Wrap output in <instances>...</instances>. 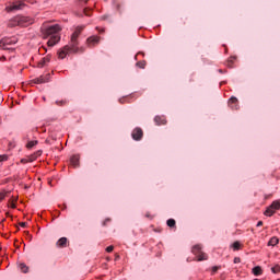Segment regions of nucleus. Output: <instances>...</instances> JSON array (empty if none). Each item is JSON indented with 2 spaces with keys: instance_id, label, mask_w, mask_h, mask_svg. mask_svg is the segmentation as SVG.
Returning <instances> with one entry per match:
<instances>
[{
  "instance_id": "nucleus-1",
  "label": "nucleus",
  "mask_w": 280,
  "mask_h": 280,
  "mask_svg": "<svg viewBox=\"0 0 280 280\" xmlns=\"http://www.w3.org/2000/svg\"><path fill=\"white\" fill-rule=\"evenodd\" d=\"M83 30H84V26L77 27L75 31L71 35L69 45H66L58 52V56L61 60H65V58H67L68 54H84V48L78 47V45H80V43L78 42V38H80V35L82 34Z\"/></svg>"
},
{
  "instance_id": "nucleus-2",
  "label": "nucleus",
  "mask_w": 280,
  "mask_h": 280,
  "mask_svg": "<svg viewBox=\"0 0 280 280\" xmlns=\"http://www.w3.org/2000/svg\"><path fill=\"white\" fill-rule=\"evenodd\" d=\"M62 28L60 25H43L42 26V36L43 38H49L47 42L48 47H54V45H57V43H60V31Z\"/></svg>"
},
{
  "instance_id": "nucleus-3",
  "label": "nucleus",
  "mask_w": 280,
  "mask_h": 280,
  "mask_svg": "<svg viewBox=\"0 0 280 280\" xmlns=\"http://www.w3.org/2000/svg\"><path fill=\"white\" fill-rule=\"evenodd\" d=\"M34 20L32 18L18 15L10 20L9 27H27V25H32Z\"/></svg>"
},
{
  "instance_id": "nucleus-4",
  "label": "nucleus",
  "mask_w": 280,
  "mask_h": 280,
  "mask_svg": "<svg viewBox=\"0 0 280 280\" xmlns=\"http://www.w3.org/2000/svg\"><path fill=\"white\" fill-rule=\"evenodd\" d=\"M11 45H16V38L14 37H4L0 40V49L10 50Z\"/></svg>"
},
{
  "instance_id": "nucleus-5",
  "label": "nucleus",
  "mask_w": 280,
  "mask_h": 280,
  "mask_svg": "<svg viewBox=\"0 0 280 280\" xmlns=\"http://www.w3.org/2000/svg\"><path fill=\"white\" fill-rule=\"evenodd\" d=\"M131 137L135 141H141L143 139V129L137 127L132 130Z\"/></svg>"
},
{
  "instance_id": "nucleus-6",
  "label": "nucleus",
  "mask_w": 280,
  "mask_h": 280,
  "mask_svg": "<svg viewBox=\"0 0 280 280\" xmlns=\"http://www.w3.org/2000/svg\"><path fill=\"white\" fill-rule=\"evenodd\" d=\"M25 5L24 2H15L9 7L5 8L7 12H14L16 10H23V7Z\"/></svg>"
},
{
  "instance_id": "nucleus-7",
  "label": "nucleus",
  "mask_w": 280,
  "mask_h": 280,
  "mask_svg": "<svg viewBox=\"0 0 280 280\" xmlns=\"http://www.w3.org/2000/svg\"><path fill=\"white\" fill-rule=\"evenodd\" d=\"M230 108H232V110H237L240 108V101H237V97L232 96L229 102H228Z\"/></svg>"
},
{
  "instance_id": "nucleus-8",
  "label": "nucleus",
  "mask_w": 280,
  "mask_h": 280,
  "mask_svg": "<svg viewBox=\"0 0 280 280\" xmlns=\"http://www.w3.org/2000/svg\"><path fill=\"white\" fill-rule=\"evenodd\" d=\"M89 47H95V45H100V36H91L86 39Z\"/></svg>"
},
{
  "instance_id": "nucleus-9",
  "label": "nucleus",
  "mask_w": 280,
  "mask_h": 280,
  "mask_svg": "<svg viewBox=\"0 0 280 280\" xmlns=\"http://www.w3.org/2000/svg\"><path fill=\"white\" fill-rule=\"evenodd\" d=\"M50 61H51V56L48 55L38 61L37 67L39 69H43V67H46L47 65H49Z\"/></svg>"
},
{
  "instance_id": "nucleus-10",
  "label": "nucleus",
  "mask_w": 280,
  "mask_h": 280,
  "mask_svg": "<svg viewBox=\"0 0 280 280\" xmlns=\"http://www.w3.org/2000/svg\"><path fill=\"white\" fill-rule=\"evenodd\" d=\"M154 121L156 126H165V124H167L165 116H155Z\"/></svg>"
},
{
  "instance_id": "nucleus-11",
  "label": "nucleus",
  "mask_w": 280,
  "mask_h": 280,
  "mask_svg": "<svg viewBox=\"0 0 280 280\" xmlns=\"http://www.w3.org/2000/svg\"><path fill=\"white\" fill-rule=\"evenodd\" d=\"M70 163L74 167H80V155H72L70 159Z\"/></svg>"
},
{
  "instance_id": "nucleus-12",
  "label": "nucleus",
  "mask_w": 280,
  "mask_h": 280,
  "mask_svg": "<svg viewBox=\"0 0 280 280\" xmlns=\"http://www.w3.org/2000/svg\"><path fill=\"white\" fill-rule=\"evenodd\" d=\"M57 248H67V237H61L56 243Z\"/></svg>"
},
{
  "instance_id": "nucleus-13",
  "label": "nucleus",
  "mask_w": 280,
  "mask_h": 280,
  "mask_svg": "<svg viewBox=\"0 0 280 280\" xmlns=\"http://www.w3.org/2000/svg\"><path fill=\"white\" fill-rule=\"evenodd\" d=\"M275 213H277V210L275 208H272L271 206H269L265 211V215H267L268 218H272V215H275Z\"/></svg>"
},
{
  "instance_id": "nucleus-14",
  "label": "nucleus",
  "mask_w": 280,
  "mask_h": 280,
  "mask_svg": "<svg viewBox=\"0 0 280 280\" xmlns=\"http://www.w3.org/2000/svg\"><path fill=\"white\" fill-rule=\"evenodd\" d=\"M207 259H209V256H207L206 253L201 252L198 256H197V261H207Z\"/></svg>"
},
{
  "instance_id": "nucleus-15",
  "label": "nucleus",
  "mask_w": 280,
  "mask_h": 280,
  "mask_svg": "<svg viewBox=\"0 0 280 280\" xmlns=\"http://www.w3.org/2000/svg\"><path fill=\"white\" fill-rule=\"evenodd\" d=\"M262 272L264 271L261 270V267H259V266H256V267L253 268V275H255V277L261 276Z\"/></svg>"
},
{
  "instance_id": "nucleus-16",
  "label": "nucleus",
  "mask_w": 280,
  "mask_h": 280,
  "mask_svg": "<svg viewBox=\"0 0 280 280\" xmlns=\"http://www.w3.org/2000/svg\"><path fill=\"white\" fill-rule=\"evenodd\" d=\"M192 253L196 255V257L199 255V254H201L202 253V246H200V245H195L194 247H192Z\"/></svg>"
},
{
  "instance_id": "nucleus-17",
  "label": "nucleus",
  "mask_w": 280,
  "mask_h": 280,
  "mask_svg": "<svg viewBox=\"0 0 280 280\" xmlns=\"http://www.w3.org/2000/svg\"><path fill=\"white\" fill-rule=\"evenodd\" d=\"M19 268H20V270H21L22 272H24V275H26V272L30 271V267H27V265H25L24 262H21V264L19 265Z\"/></svg>"
},
{
  "instance_id": "nucleus-18",
  "label": "nucleus",
  "mask_w": 280,
  "mask_h": 280,
  "mask_svg": "<svg viewBox=\"0 0 280 280\" xmlns=\"http://www.w3.org/2000/svg\"><path fill=\"white\" fill-rule=\"evenodd\" d=\"M34 145H38V140L28 141L27 144H26V148L28 150H32V148H34Z\"/></svg>"
},
{
  "instance_id": "nucleus-19",
  "label": "nucleus",
  "mask_w": 280,
  "mask_h": 280,
  "mask_svg": "<svg viewBox=\"0 0 280 280\" xmlns=\"http://www.w3.org/2000/svg\"><path fill=\"white\" fill-rule=\"evenodd\" d=\"M34 82L35 84H45V82H47V79H45V77H39L35 79Z\"/></svg>"
},
{
  "instance_id": "nucleus-20",
  "label": "nucleus",
  "mask_w": 280,
  "mask_h": 280,
  "mask_svg": "<svg viewBox=\"0 0 280 280\" xmlns=\"http://www.w3.org/2000/svg\"><path fill=\"white\" fill-rule=\"evenodd\" d=\"M270 207H271L272 209H275L276 211H279V209H280V200L273 201V202L270 205Z\"/></svg>"
},
{
  "instance_id": "nucleus-21",
  "label": "nucleus",
  "mask_w": 280,
  "mask_h": 280,
  "mask_svg": "<svg viewBox=\"0 0 280 280\" xmlns=\"http://www.w3.org/2000/svg\"><path fill=\"white\" fill-rule=\"evenodd\" d=\"M166 224H167V226H170V229H174V226H176V220H174V219H168V220L166 221Z\"/></svg>"
},
{
  "instance_id": "nucleus-22",
  "label": "nucleus",
  "mask_w": 280,
  "mask_h": 280,
  "mask_svg": "<svg viewBox=\"0 0 280 280\" xmlns=\"http://www.w3.org/2000/svg\"><path fill=\"white\" fill-rule=\"evenodd\" d=\"M277 244H279V238L277 237H271L269 241V246H277Z\"/></svg>"
},
{
  "instance_id": "nucleus-23",
  "label": "nucleus",
  "mask_w": 280,
  "mask_h": 280,
  "mask_svg": "<svg viewBox=\"0 0 280 280\" xmlns=\"http://www.w3.org/2000/svg\"><path fill=\"white\" fill-rule=\"evenodd\" d=\"M271 271L273 272V275H279L280 272V266L276 265L275 267L271 268Z\"/></svg>"
},
{
  "instance_id": "nucleus-24",
  "label": "nucleus",
  "mask_w": 280,
  "mask_h": 280,
  "mask_svg": "<svg viewBox=\"0 0 280 280\" xmlns=\"http://www.w3.org/2000/svg\"><path fill=\"white\" fill-rule=\"evenodd\" d=\"M241 246H242V244L237 241L233 243V249L234 250H240Z\"/></svg>"
},
{
  "instance_id": "nucleus-25",
  "label": "nucleus",
  "mask_w": 280,
  "mask_h": 280,
  "mask_svg": "<svg viewBox=\"0 0 280 280\" xmlns=\"http://www.w3.org/2000/svg\"><path fill=\"white\" fill-rule=\"evenodd\" d=\"M136 65H137V67H139L140 69H145V61H144V60L138 61Z\"/></svg>"
},
{
  "instance_id": "nucleus-26",
  "label": "nucleus",
  "mask_w": 280,
  "mask_h": 280,
  "mask_svg": "<svg viewBox=\"0 0 280 280\" xmlns=\"http://www.w3.org/2000/svg\"><path fill=\"white\" fill-rule=\"evenodd\" d=\"M16 199H11L10 200V205H11V209H16Z\"/></svg>"
},
{
  "instance_id": "nucleus-27",
  "label": "nucleus",
  "mask_w": 280,
  "mask_h": 280,
  "mask_svg": "<svg viewBox=\"0 0 280 280\" xmlns=\"http://www.w3.org/2000/svg\"><path fill=\"white\" fill-rule=\"evenodd\" d=\"M233 60H235V57H231L228 61V67L233 68Z\"/></svg>"
},
{
  "instance_id": "nucleus-28",
  "label": "nucleus",
  "mask_w": 280,
  "mask_h": 280,
  "mask_svg": "<svg viewBox=\"0 0 280 280\" xmlns=\"http://www.w3.org/2000/svg\"><path fill=\"white\" fill-rule=\"evenodd\" d=\"M84 14H85V16H91V9L85 8L84 9Z\"/></svg>"
},
{
  "instance_id": "nucleus-29",
  "label": "nucleus",
  "mask_w": 280,
  "mask_h": 280,
  "mask_svg": "<svg viewBox=\"0 0 280 280\" xmlns=\"http://www.w3.org/2000/svg\"><path fill=\"white\" fill-rule=\"evenodd\" d=\"M7 160H8L7 154L0 155V163H3V161H7Z\"/></svg>"
},
{
  "instance_id": "nucleus-30",
  "label": "nucleus",
  "mask_w": 280,
  "mask_h": 280,
  "mask_svg": "<svg viewBox=\"0 0 280 280\" xmlns=\"http://www.w3.org/2000/svg\"><path fill=\"white\" fill-rule=\"evenodd\" d=\"M115 250V247L113 245L106 247V253H113Z\"/></svg>"
},
{
  "instance_id": "nucleus-31",
  "label": "nucleus",
  "mask_w": 280,
  "mask_h": 280,
  "mask_svg": "<svg viewBox=\"0 0 280 280\" xmlns=\"http://www.w3.org/2000/svg\"><path fill=\"white\" fill-rule=\"evenodd\" d=\"M5 199V192H0V202Z\"/></svg>"
},
{
  "instance_id": "nucleus-32",
  "label": "nucleus",
  "mask_w": 280,
  "mask_h": 280,
  "mask_svg": "<svg viewBox=\"0 0 280 280\" xmlns=\"http://www.w3.org/2000/svg\"><path fill=\"white\" fill-rule=\"evenodd\" d=\"M241 261H242V259L240 257L234 258V264H240Z\"/></svg>"
},
{
  "instance_id": "nucleus-33",
  "label": "nucleus",
  "mask_w": 280,
  "mask_h": 280,
  "mask_svg": "<svg viewBox=\"0 0 280 280\" xmlns=\"http://www.w3.org/2000/svg\"><path fill=\"white\" fill-rule=\"evenodd\" d=\"M20 226H22V229H25L27 226V223L26 222H21Z\"/></svg>"
},
{
  "instance_id": "nucleus-34",
  "label": "nucleus",
  "mask_w": 280,
  "mask_h": 280,
  "mask_svg": "<svg viewBox=\"0 0 280 280\" xmlns=\"http://www.w3.org/2000/svg\"><path fill=\"white\" fill-rule=\"evenodd\" d=\"M218 270H220V267H218V266H214V267L212 268V272H218Z\"/></svg>"
},
{
  "instance_id": "nucleus-35",
  "label": "nucleus",
  "mask_w": 280,
  "mask_h": 280,
  "mask_svg": "<svg viewBox=\"0 0 280 280\" xmlns=\"http://www.w3.org/2000/svg\"><path fill=\"white\" fill-rule=\"evenodd\" d=\"M107 222H110V219H106V220L103 222V226H106Z\"/></svg>"
},
{
  "instance_id": "nucleus-36",
  "label": "nucleus",
  "mask_w": 280,
  "mask_h": 280,
  "mask_svg": "<svg viewBox=\"0 0 280 280\" xmlns=\"http://www.w3.org/2000/svg\"><path fill=\"white\" fill-rule=\"evenodd\" d=\"M257 226H264V221H258Z\"/></svg>"
},
{
  "instance_id": "nucleus-37",
  "label": "nucleus",
  "mask_w": 280,
  "mask_h": 280,
  "mask_svg": "<svg viewBox=\"0 0 280 280\" xmlns=\"http://www.w3.org/2000/svg\"><path fill=\"white\" fill-rule=\"evenodd\" d=\"M3 60H5V56L0 57V61L3 62Z\"/></svg>"
},
{
  "instance_id": "nucleus-38",
  "label": "nucleus",
  "mask_w": 280,
  "mask_h": 280,
  "mask_svg": "<svg viewBox=\"0 0 280 280\" xmlns=\"http://www.w3.org/2000/svg\"><path fill=\"white\" fill-rule=\"evenodd\" d=\"M21 163H28V161L26 159H22Z\"/></svg>"
},
{
  "instance_id": "nucleus-39",
  "label": "nucleus",
  "mask_w": 280,
  "mask_h": 280,
  "mask_svg": "<svg viewBox=\"0 0 280 280\" xmlns=\"http://www.w3.org/2000/svg\"><path fill=\"white\" fill-rule=\"evenodd\" d=\"M102 21H106V15L101 16Z\"/></svg>"
},
{
  "instance_id": "nucleus-40",
  "label": "nucleus",
  "mask_w": 280,
  "mask_h": 280,
  "mask_svg": "<svg viewBox=\"0 0 280 280\" xmlns=\"http://www.w3.org/2000/svg\"><path fill=\"white\" fill-rule=\"evenodd\" d=\"M96 30L100 32V34L104 33V30L100 31V27H96Z\"/></svg>"
},
{
  "instance_id": "nucleus-41",
  "label": "nucleus",
  "mask_w": 280,
  "mask_h": 280,
  "mask_svg": "<svg viewBox=\"0 0 280 280\" xmlns=\"http://www.w3.org/2000/svg\"><path fill=\"white\" fill-rule=\"evenodd\" d=\"M120 104H124V100H119Z\"/></svg>"
},
{
  "instance_id": "nucleus-42",
  "label": "nucleus",
  "mask_w": 280,
  "mask_h": 280,
  "mask_svg": "<svg viewBox=\"0 0 280 280\" xmlns=\"http://www.w3.org/2000/svg\"><path fill=\"white\" fill-rule=\"evenodd\" d=\"M84 1V3H89V0H83Z\"/></svg>"
},
{
  "instance_id": "nucleus-43",
  "label": "nucleus",
  "mask_w": 280,
  "mask_h": 280,
  "mask_svg": "<svg viewBox=\"0 0 280 280\" xmlns=\"http://www.w3.org/2000/svg\"><path fill=\"white\" fill-rule=\"evenodd\" d=\"M42 130H43V132H45L46 130L44 129V127H42Z\"/></svg>"
},
{
  "instance_id": "nucleus-44",
  "label": "nucleus",
  "mask_w": 280,
  "mask_h": 280,
  "mask_svg": "<svg viewBox=\"0 0 280 280\" xmlns=\"http://www.w3.org/2000/svg\"><path fill=\"white\" fill-rule=\"evenodd\" d=\"M42 130H43V132H45L46 130L44 129V127H42Z\"/></svg>"
},
{
  "instance_id": "nucleus-45",
  "label": "nucleus",
  "mask_w": 280,
  "mask_h": 280,
  "mask_svg": "<svg viewBox=\"0 0 280 280\" xmlns=\"http://www.w3.org/2000/svg\"><path fill=\"white\" fill-rule=\"evenodd\" d=\"M42 130H43V132H45L46 130L44 129V127H42Z\"/></svg>"
},
{
  "instance_id": "nucleus-46",
  "label": "nucleus",
  "mask_w": 280,
  "mask_h": 280,
  "mask_svg": "<svg viewBox=\"0 0 280 280\" xmlns=\"http://www.w3.org/2000/svg\"><path fill=\"white\" fill-rule=\"evenodd\" d=\"M46 143H49V140H46Z\"/></svg>"
}]
</instances>
